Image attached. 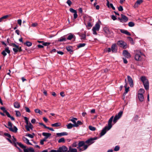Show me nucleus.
<instances>
[{"label":"nucleus","instance_id":"nucleus-1","mask_svg":"<svg viewBox=\"0 0 152 152\" xmlns=\"http://www.w3.org/2000/svg\"><path fill=\"white\" fill-rule=\"evenodd\" d=\"M98 139V137H94L91 138L85 142L82 141H79L78 146L77 147L78 151L81 152L86 150L89 146L93 144L94 142V141Z\"/></svg>","mask_w":152,"mask_h":152},{"label":"nucleus","instance_id":"nucleus-2","mask_svg":"<svg viewBox=\"0 0 152 152\" xmlns=\"http://www.w3.org/2000/svg\"><path fill=\"white\" fill-rule=\"evenodd\" d=\"M113 116H112L109 119L108 121V126H105L102 130L100 133V137H102L104 135L106 132L110 130L112 126V123L113 121Z\"/></svg>","mask_w":152,"mask_h":152},{"label":"nucleus","instance_id":"nucleus-3","mask_svg":"<svg viewBox=\"0 0 152 152\" xmlns=\"http://www.w3.org/2000/svg\"><path fill=\"white\" fill-rule=\"evenodd\" d=\"M145 57L144 54L140 50L137 51L135 53L134 58L137 61H141Z\"/></svg>","mask_w":152,"mask_h":152},{"label":"nucleus","instance_id":"nucleus-4","mask_svg":"<svg viewBox=\"0 0 152 152\" xmlns=\"http://www.w3.org/2000/svg\"><path fill=\"white\" fill-rule=\"evenodd\" d=\"M140 79L143 83L145 89L146 90H148L149 88V83L148 80L144 76L141 77Z\"/></svg>","mask_w":152,"mask_h":152},{"label":"nucleus","instance_id":"nucleus-5","mask_svg":"<svg viewBox=\"0 0 152 152\" xmlns=\"http://www.w3.org/2000/svg\"><path fill=\"white\" fill-rule=\"evenodd\" d=\"M145 91L144 89L140 88L138 91L137 96L140 101L142 102L144 100V96L143 94L145 93Z\"/></svg>","mask_w":152,"mask_h":152},{"label":"nucleus","instance_id":"nucleus-6","mask_svg":"<svg viewBox=\"0 0 152 152\" xmlns=\"http://www.w3.org/2000/svg\"><path fill=\"white\" fill-rule=\"evenodd\" d=\"M8 127H7L6 125H5V126L8 128L10 131L15 133L17 132L18 130L17 127L15 126H14L12 127V124L10 122H8Z\"/></svg>","mask_w":152,"mask_h":152},{"label":"nucleus","instance_id":"nucleus-7","mask_svg":"<svg viewBox=\"0 0 152 152\" xmlns=\"http://www.w3.org/2000/svg\"><path fill=\"white\" fill-rule=\"evenodd\" d=\"M18 144L20 147L23 149L24 152H34V150L32 148H26V147L21 143H18Z\"/></svg>","mask_w":152,"mask_h":152},{"label":"nucleus","instance_id":"nucleus-8","mask_svg":"<svg viewBox=\"0 0 152 152\" xmlns=\"http://www.w3.org/2000/svg\"><path fill=\"white\" fill-rule=\"evenodd\" d=\"M12 140V141L10 140V139L8 138H6V139L8 140V141L11 143L13 145H14L15 147H16L19 150H20V148L17 146V144H18V143H19V142H17V140L13 136H12V137H11V138Z\"/></svg>","mask_w":152,"mask_h":152},{"label":"nucleus","instance_id":"nucleus-9","mask_svg":"<svg viewBox=\"0 0 152 152\" xmlns=\"http://www.w3.org/2000/svg\"><path fill=\"white\" fill-rule=\"evenodd\" d=\"M11 46L13 47V50L15 53H17L18 51L20 52L22 51L21 47L14 43L12 44Z\"/></svg>","mask_w":152,"mask_h":152},{"label":"nucleus","instance_id":"nucleus-10","mask_svg":"<svg viewBox=\"0 0 152 152\" xmlns=\"http://www.w3.org/2000/svg\"><path fill=\"white\" fill-rule=\"evenodd\" d=\"M100 27V25L98 23L96 24L95 26L93 27L92 30L93 31V34L95 35H96L97 33L96 31H99Z\"/></svg>","mask_w":152,"mask_h":152},{"label":"nucleus","instance_id":"nucleus-11","mask_svg":"<svg viewBox=\"0 0 152 152\" xmlns=\"http://www.w3.org/2000/svg\"><path fill=\"white\" fill-rule=\"evenodd\" d=\"M122 113V112L120 111L118 113V114L115 115L113 120V122L114 124L115 123L117 122V120L121 117Z\"/></svg>","mask_w":152,"mask_h":152},{"label":"nucleus","instance_id":"nucleus-12","mask_svg":"<svg viewBox=\"0 0 152 152\" xmlns=\"http://www.w3.org/2000/svg\"><path fill=\"white\" fill-rule=\"evenodd\" d=\"M117 44L120 47L123 48L124 49H125L127 47L126 43L122 40L118 41L117 42Z\"/></svg>","mask_w":152,"mask_h":152},{"label":"nucleus","instance_id":"nucleus-13","mask_svg":"<svg viewBox=\"0 0 152 152\" xmlns=\"http://www.w3.org/2000/svg\"><path fill=\"white\" fill-rule=\"evenodd\" d=\"M67 150V148L66 146L63 145L60 147L57 150V152H66Z\"/></svg>","mask_w":152,"mask_h":152},{"label":"nucleus","instance_id":"nucleus-14","mask_svg":"<svg viewBox=\"0 0 152 152\" xmlns=\"http://www.w3.org/2000/svg\"><path fill=\"white\" fill-rule=\"evenodd\" d=\"M123 54L124 56L127 58H129L131 57L130 54L126 50H124Z\"/></svg>","mask_w":152,"mask_h":152},{"label":"nucleus","instance_id":"nucleus-15","mask_svg":"<svg viewBox=\"0 0 152 152\" xmlns=\"http://www.w3.org/2000/svg\"><path fill=\"white\" fill-rule=\"evenodd\" d=\"M6 52L9 54L10 53V51L9 50V48L8 47H7L5 48V50L2 52L1 54L5 56L7 55Z\"/></svg>","mask_w":152,"mask_h":152},{"label":"nucleus","instance_id":"nucleus-16","mask_svg":"<svg viewBox=\"0 0 152 152\" xmlns=\"http://www.w3.org/2000/svg\"><path fill=\"white\" fill-rule=\"evenodd\" d=\"M128 81L129 84L130 86L131 87H132L133 86V80L131 77L128 75L127 76Z\"/></svg>","mask_w":152,"mask_h":152},{"label":"nucleus","instance_id":"nucleus-17","mask_svg":"<svg viewBox=\"0 0 152 152\" xmlns=\"http://www.w3.org/2000/svg\"><path fill=\"white\" fill-rule=\"evenodd\" d=\"M25 127L27 131H29L30 130H32L33 126L29 122L28 124H26Z\"/></svg>","mask_w":152,"mask_h":152},{"label":"nucleus","instance_id":"nucleus-18","mask_svg":"<svg viewBox=\"0 0 152 152\" xmlns=\"http://www.w3.org/2000/svg\"><path fill=\"white\" fill-rule=\"evenodd\" d=\"M121 18L122 20V23L126 22L128 20V18L125 15H121Z\"/></svg>","mask_w":152,"mask_h":152},{"label":"nucleus","instance_id":"nucleus-19","mask_svg":"<svg viewBox=\"0 0 152 152\" xmlns=\"http://www.w3.org/2000/svg\"><path fill=\"white\" fill-rule=\"evenodd\" d=\"M22 140L23 141L28 145H32L29 142V140L25 137H22Z\"/></svg>","mask_w":152,"mask_h":152},{"label":"nucleus","instance_id":"nucleus-20","mask_svg":"<svg viewBox=\"0 0 152 152\" xmlns=\"http://www.w3.org/2000/svg\"><path fill=\"white\" fill-rule=\"evenodd\" d=\"M111 50L113 52L115 53L117 51L116 45L115 44H113L111 46Z\"/></svg>","mask_w":152,"mask_h":152},{"label":"nucleus","instance_id":"nucleus-21","mask_svg":"<svg viewBox=\"0 0 152 152\" xmlns=\"http://www.w3.org/2000/svg\"><path fill=\"white\" fill-rule=\"evenodd\" d=\"M127 83H126V84H125V85L124 86V87L125 88V93H124V98H125V94L128 93V91H129V87H127Z\"/></svg>","mask_w":152,"mask_h":152},{"label":"nucleus","instance_id":"nucleus-22","mask_svg":"<svg viewBox=\"0 0 152 152\" xmlns=\"http://www.w3.org/2000/svg\"><path fill=\"white\" fill-rule=\"evenodd\" d=\"M120 31L122 33L128 35H130L131 34L127 31L124 29H120Z\"/></svg>","mask_w":152,"mask_h":152},{"label":"nucleus","instance_id":"nucleus-23","mask_svg":"<svg viewBox=\"0 0 152 152\" xmlns=\"http://www.w3.org/2000/svg\"><path fill=\"white\" fill-rule=\"evenodd\" d=\"M68 152H77V151L76 148H74L71 147H69Z\"/></svg>","mask_w":152,"mask_h":152},{"label":"nucleus","instance_id":"nucleus-24","mask_svg":"<svg viewBox=\"0 0 152 152\" xmlns=\"http://www.w3.org/2000/svg\"><path fill=\"white\" fill-rule=\"evenodd\" d=\"M56 135L58 136L61 137L62 136L67 135H68V133L65 132H64L60 133H57Z\"/></svg>","mask_w":152,"mask_h":152},{"label":"nucleus","instance_id":"nucleus-25","mask_svg":"<svg viewBox=\"0 0 152 152\" xmlns=\"http://www.w3.org/2000/svg\"><path fill=\"white\" fill-rule=\"evenodd\" d=\"M42 134L43 136H45L46 138L47 139L51 135V134L46 132H43Z\"/></svg>","mask_w":152,"mask_h":152},{"label":"nucleus","instance_id":"nucleus-26","mask_svg":"<svg viewBox=\"0 0 152 152\" xmlns=\"http://www.w3.org/2000/svg\"><path fill=\"white\" fill-rule=\"evenodd\" d=\"M104 30L105 33L107 34H109L110 33V31L109 29L107 27H104Z\"/></svg>","mask_w":152,"mask_h":152},{"label":"nucleus","instance_id":"nucleus-27","mask_svg":"<svg viewBox=\"0 0 152 152\" xmlns=\"http://www.w3.org/2000/svg\"><path fill=\"white\" fill-rule=\"evenodd\" d=\"M80 37V39L83 41V40H85L86 39V34H82L79 35Z\"/></svg>","mask_w":152,"mask_h":152},{"label":"nucleus","instance_id":"nucleus-28","mask_svg":"<svg viewBox=\"0 0 152 152\" xmlns=\"http://www.w3.org/2000/svg\"><path fill=\"white\" fill-rule=\"evenodd\" d=\"M82 123L80 121H77V122H76V123L75 124H74V126L77 127L79 125H82Z\"/></svg>","mask_w":152,"mask_h":152},{"label":"nucleus","instance_id":"nucleus-29","mask_svg":"<svg viewBox=\"0 0 152 152\" xmlns=\"http://www.w3.org/2000/svg\"><path fill=\"white\" fill-rule=\"evenodd\" d=\"M72 38H75V36L74 35L72 34H70L68 36V37L67 38V39L68 40H71Z\"/></svg>","mask_w":152,"mask_h":152},{"label":"nucleus","instance_id":"nucleus-30","mask_svg":"<svg viewBox=\"0 0 152 152\" xmlns=\"http://www.w3.org/2000/svg\"><path fill=\"white\" fill-rule=\"evenodd\" d=\"M13 104L15 108H19L20 107V104L17 102H15Z\"/></svg>","mask_w":152,"mask_h":152},{"label":"nucleus","instance_id":"nucleus-31","mask_svg":"<svg viewBox=\"0 0 152 152\" xmlns=\"http://www.w3.org/2000/svg\"><path fill=\"white\" fill-rule=\"evenodd\" d=\"M120 149V146L119 145L115 146L114 148L113 151H118Z\"/></svg>","mask_w":152,"mask_h":152},{"label":"nucleus","instance_id":"nucleus-32","mask_svg":"<svg viewBox=\"0 0 152 152\" xmlns=\"http://www.w3.org/2000/svg\"><path fill=\"white\" fill-rule=\"evenodd\" d=\"M66 41V38L64 36L61 37L58 39V41L59 42L65 41Z\"/></svg>","mask_w":152,"mask_h":152},{"label":"nucleus","instance_id":"nucleus-33","mask_svg":"<svg viewBox=\"0 0 152 152\" xmlns=\"http://www.w3.org/2000/svg\"><path fill=\"white\" fill-rule=\"evenodd\" d=\"M61 124L59 123H56L51 124V126L53 127H58L61 126Z\"/></svg>","mask_w":152,"mask_h":152},{"label":"nucleus","instance_id":"nucleus-34","mask_svg":"<svg viewBox=\"0 0 152 152\" xmlns=\"http://www.w3.org/2000/svg\"><path fill=\"white\" fill-rule=\"evenodd\" d=\"M68 129H71L74 126V124H72L71 123H69L66 125Z\"/></svg>","mask_w":152,"mask_h":152},{"label":"nucleus","instance_id":"nucleus-35","mask_svg":"<svg viewBox=\"0 0 152 152\" xmlns=\"http://www.w3.org/2000/svg\"><path fill=\"white\" fill-rule=\"evenodd\" d=\"M4 136L7 137V138H9L10 139L11 138V136L9 134L5 133H4Z\"/></svg>","mask_w":152,"mask_h":152},{"label":"nucleus","instance_id":"nucleus-36","mask_svg":"<svg viewBox=\"0 0 152 152\" xmlns=\"http://www.w3.org/2000/svg\"><path fill=\"white\" fill-rule=\"evenodd\" d=\"M34 134L33 133L32 134H26V136H28L31 138H32L34 137Z\"/></svg>","mask_w":152,"mask_h":152},{"label":"nucleus","instance_id":"nucleus-37","mask_svg":"<svg viewBox=\"0 0 152 152\" xmlns=\"http://www.w3.org/2000/svg\"><path fill=\"white\" fill-rule=\"evenodd\" d=\"M58 143H64L65 142V139L64 138H61L58 141Z\"/></svg>","mask_w":152,"mask_h":152},{"label":"nucleus","instance_id":"nucleus-38","mask_svg":"<svg viewBox=\"0 0 152 152\" xmlns=\"http://www.w3.org/2000/svg\"><path fill=\"white\" fill-rule=\"evenodd\" d=\"M77 120V119L76 118H73L72 119H70V121L73 123L74 124H75L76 123V121Z\"/></svg>","mask_w":152,"mask_h":152},{"label":"nucleus","instance_id":"nucleus-39","mask_svg":"<svg viewBox=\"0 0 152 152\" xmlns=\"http://www.w3.org/2000/svg\"><path fill=\"white\" fill-rule=\"evenodd\" d=\"M35 112L36 113H39L40 115L42 114V113L38 109H36L34 110Z\"/></svg>","mask_w":152,"mask_h":152},{"label":"nucleus","instance_id":"nucleus-40","mask_svg":"<svg viewBox=\"0 0 152 152\" xmlns=\"http://www.w3.org/2000/svg\"><path fill=\"white\" fill-rule=\"evenodd\" d=\"M86 45V44L84 43H80L78 44L77 45V47L79 48L81 47H83Z\"/></svg>","mask_w":152,"mask_h":152},{"label":"nucleus","instance_id":"nucleus-41","mask_svg":"<svg viewBox=\"0 0 152 152\" xmlns=\"http://www.w3.org/2000/svg\"><path fill=\"white\" fill-rule=\"evenodd\" d=\"M66 50L67 51L70 52L72 51V47L71 46L66 47Z\"/></svg>","mask_w":152,"mask_h":152},{"label":"nucleus","instance_id":"nucleus-42","mask_svg":"<svg viewBox=\"0 0 152 152\" xmlns=\"http://www.w3.org/2000/svg\"><path fill=\"white\" fill-rule=\"evenodd\" d=\"M15 112L16 113V116L19 117L20 116L21 114L19 111L15 110Z\"/></svg>","mask_w":152,"mask_h":152},{"label":"nucleus","instance_id":"nucleus-43","mask_svg":"<svg viewBox=\"0 0 152 152\" xmlns=\"http://www.w3.org/2000/svg\"><path fill=\"white\" fill-rule=\"evenodd\" d=\"M6 115L8 117L10 118V119H11V120H13V121L14 120H15L14 118L13 117L11 116L9 113H7V114H6Z\"/></svg>","mask_w":152,"mask_h":152},{"label":"nucleus","instance_id":"nucleus-44","mask_svg":"<svg viewBox=\"0 0 152 152\" xmlns=\"http://www.w3.org/2000/svg\"><path fill=\"white\" fill-rule=\"evenodd\" d=\"M128 25L129 27H132L134 26V23L132 22H130L128 23Z\"/></svg>","mask_w":152,"mask_h":152},{"label":"nucleus","instance_id":"nucleus-45","mask_svg":"<svg viewBox=\"0 0 152 152\" xmlns=\"http://www.w3.org/2000/svg\"><path fill=\"white\" fill-rule=\"evenodd\" d=\"M1 109L2 110L4 113H5L6 114H7V113H8L9 112H8L7 110H5V108L4 107H1Z\"/></svg>","mask_w":152,"mask_h":152},{"label":"nucleus","instance_id":"nucleus-46","mask_svg":"<svg viewBox=\"0 0 152 152\" xmlns=\"http://www.w3.org/2000/svg\"><path fill=\"white\" fill-rule=\"evenodd\" d=\"M147 20L148 21V23L151 25H152V18H149Z\"/></svg>","mask_w":152,"mask_h":152},{"label":"nucleus","instance_id":"nucleus-47","mask_svg":"<svg viewBox=\"0 0 152 152\" xmlns=\"http://www.w3.org/2000/svg\"><path fill=\"white\" fill-rule=\"evenodd\" d=\"M89 128L90 130L93 131H95L96 130V128L91 126H89Z\"/></svg>","mask_w":152,"mask_h":152},{"label":"nucleus","instance_id":"nucleus-48","mask_svg":"<svg viewBox=\"0 0 152 152\" xmlns=\"http://www.w3.org/2000/svg\"><path fill=\"white\" fill-rule=\"evenodd\" d=\"M24 44H26V45L28 47L31 46L32 45L31 43L28 41L26 42Z\"/></svg>","mask_w":152,"mask_h":152},{"label":"nucleus","instance_id":"nucleus-49","mask_svg":"<svg viewBox=\"0 0 152 152\" xmlns=\"http://www.w3.org/2000/svg\"><path fill=\"white\" fill-rule=\"evenodd\" d=\"M24 119L25 120V122L26 123V124H28L29 123L28 122V118L26 117H24Z\"/></svg>","mask_w":152,"mask_h":152},{"label":"nucleus","instance_id":"nucleus-50","mask_svg":"<svg viewBox=\"0 0 152 152\" xmlns=\"http://www.w3.org/2000/svg\"><path fill=\"white\" fill-rule=\"evenodd\" d=\"M69 11L71 12L72 13H75L76 12H77V11L76 10H74V9H72V8H70Z\"/></svg>","mask_w":152,"mask_h":152},{"label":"nucleus","instance_id":"nucleus-51","mask_svg":"<svg viewBox=\"0 0 152 152\" xmlns=\"http://www.w3.org/2000/svg\"><path fill=\"white\" fill-rule=\"evenodd\" d=\"M77 145H78V144H77V142H75L72 144V147H75L77 146Z\"/></svg>","mask_w":152,"mask_h":152},{"label":"nucleus","instance_id":"nucleus-52","mask_svg":"<svg viewBox=\"0 0 152 152\" xmlns=\"http://www.w3.org/2000/svg\"><path fill=\"white\" fill-rule=\"evenodd\" d=\"M142 2L143 1L142 0H138L137 1L136 3L137 5L140 4L141 3H142Z\"/></svg>","mask_w":152,"mask_h":152},{"label":"nucleus","instance_id":"nucleus-53","mask_svg":"<svg viewBox=\"0 0 152 152\" xmlns=\"http://www.w3.org/2000/svg\"><path fill=\"white\" fill-rule=\"evenodd\" d=\"M10 16V15H7L5 16H4L1 17L4 20V19H6L7 18Z\"/></svg>","mask_w":152,"mask_h":152},{"label":"nucleus","instance_id":"nucleus-54","mask_svg":"<svg viewBox=\"0 0 152 152\" xmlns=\"http://www.w3.org/2000/svg\"><path fill=\"white\" fill-rule=\"evenodd\" d=\"M118 10L120 11H122L123 10V7L121 6H119V7H118Z\"/></svg>","mask_w":152,"mask_h":152},{"label":"nucleus","instance_id":"nucleus-55","mask_svg":"<svg viewBox=\"0 0 152 152\" xmlns=\"http://www.w3.org/2000/svg\"><path fill=\"white\" fill-rule=\"evenodd\" d=\"M24 107L26 112L28 113H30V110L29 108L26 107Z\"/></svg>","mask_w":152,"mask_h":152},{"label":"nucleus","instance_id":"nucleus-56","mask_svg":"<svg viewBox=\"0 0 152 152\" xmlns=\"http://www.w3.org/2000/svg\"><path fill=\"white\" fill-rule=\"evenodd\" d=\"M139 118L138 116L137 115H135L134 118V120L135 121H137Z\"/></svg>","mask_w":152,"mask_h":152},{"label":"nucleus","instance_id":"nucleus-57","mask_svg":"<svg viewBox=\"0 0 152 152\" xmlns=\"http://www.w3.org/2000/svg\"><path fill=\"white\" fill-rule=\"evenodd\" d=\"M50 44V43H48V42H43V43H42V45H43L44 46H48Z\"/></svg>","mask_w":152,"mask_h":152},{"label":"nucleus","instance_id":"nucleus-58","mask_svg":"<svg viewBox=\"0 0 152 152\" xmlns=\"http://www.w3.org/2000/svg\"><path fill=\"white\" fill-rule=\"evenodd\" d=\"M22 23V20L21 19H18V23L19 24L20 26H21Z\"/></svg>","mask_w":152,"mask_h":152},{"label":"nucleus","instance_id":"nucleus-59","mask_svg":"<svg viewBox=\"0 0 152 152\" xmlns=\"http://www.w3.org/2000/svg\"><path fill=\"white\" fill-rule=\"evenodd\" d=\"M66 3L69 6H70L72 2L70 0H68L66 2Z\"/></svg>","mask_w":152,"mask_h":152},{"label":"nucleus","instance_id":"nucleus-60","mask_svg":"<svg viewBox=\"0 0 152 152\" xmlns=\"http://www.w3.org/2000/svg\"><path fill=\"white\" fill-rule=\"evenodd\" d=\"M77 17V12L75 13L74 14V19H76Z\"/></svg>","mask_w":152,"mask_h":152},{"label":"nucleus","instance_id":"nucleus-61","mask_svg":"<svg viewBox=\"0 0 152 152\" xmlns=\"http://www.w3.org/2000/svg\"><path fill=\"white\" fill-rule=\"evenodd\" d=\"M110 7H111L112 8V9L113 10H115V7L113 6V4H110Z\"/></svg>","mask_w":152,"mask_h":152},{"label":"nucleus","instance_id":"nucleus-62","mask_svg":"<svg viewBox=\"0 0 152 152\" xmlns=\"http://www.w3.org/2000/svg\"><path fill=\"white\" fill-rule=\"evenodd\" d=\"M111 18L114 20H115L116 19V17L114 15H112Z\"/></svg>","mask_w":152,"mask_h":152},{"label":"nucleus","instance_id":"nucleus-63","mask_svg":"<svg viewBox=\"0 0 152 152\" xmlns=\"http://www.w3.org/2000/svg\"><path fill=\"white\" fill-rule=\"evenodd\" d=\"M36 119L34 118L32 119L31 120V123L32 124H34L36 122Z\"/></svg>","mask_w":152,"mask_h":152},{"label":"nucleus","instance_id":"nucleus-64","mask_svg":"<svg viewBox=\"0 0 152 152\" xmlns=\"http://www.w3.org/2000/svg\"><path fill=\"white\" fill-rule=\"evenodd\" d=\"M37 24L36 23H34L32 24L31 26L32 27H35L37 26Z\"/></svg>","mask_w":152,"mask_h":152}]
</instances>
